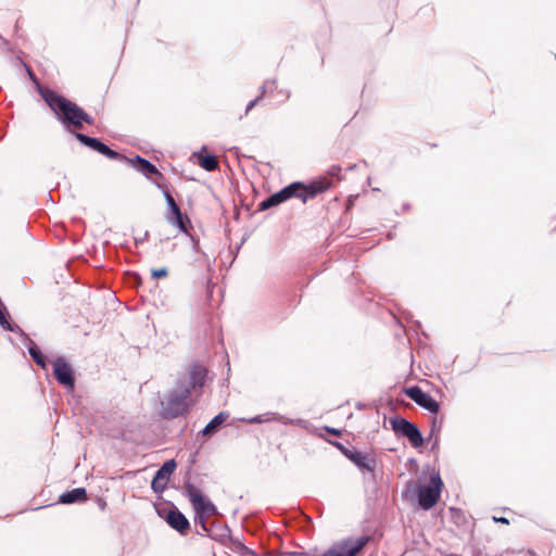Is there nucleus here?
Listing matches in <instances>:
<instances>
[{
    "label": "nucleus",
    "mask_w": 556,
    "mask_h": 556,
    "mask_svg": "<svg viewBox=\"0 0 556 556\" xmlns=\"http://www.w3.org/2000/svg\"><path fill=\"white\" fill-rule=\"evenodd\" d=\"M207 370L200 364H192L188 370V377L179 379L176 388L169 393L163 405V417L174 419L185 415L189 410L188 399L192 390L201 389L206 381Z\"/></svg>",
    "instance_id": "nucleus-1"
},
{
    "label": "nucleus",
    "mask_w": 556,
    "mask_h": 556,
    "mask_svg": "<svg viewBox=\"0 0 556 556\" xmlns=\"http://www.w3.org/2000/svg\"><path fill=\"white\" fill-rule=\"evenodd\" d=\"M38 92L63 128L73 135L77 132L79 105L50 88L38 87Z\"/></svg>",
    "instance_id": "nucleus-2"
},
{
    "label": "nucleus",
    "mask_w": 556,
    "mask_h": 556,
    "mask_svg": "<svg viewBox=\"0 0 556 556\" xmlns=\"http://www.w3.org/2000/svg\"><path fill=\"white\" fill-rule=\"evenodd\" d=\"M331 181L324 177L317 180H313L309 184L294 181L283 187L277 192L283 202L292 198H298L301 199L303 203H305L309 199H313L319 193H323L326 190H328L331 187Z\"/></svg>",
    "instance_id": "nucleus-3"
},
{
    "label": "nucleus",
    "mask_w": 556,
    "mask_h": 556,
    "mask_svg": "<svg viewBox=\"0 0 556 556\" xmlns=\"http://www.w3.org/2000/svg\"><path fill=\"white\" fill-rule=\"evenodd\" d=\"M443 481L439 473L431 476L428 486L418 484L414 481L407 483V491L416 492L419 506L429 510L437 505L440 500Z\"/></svg>",
    "instance_id": "nucleus-4"
},
{
    "label": "nucleus",
    "mask_w": 556,
    "mask_h": 556,
    "mask_svg": "<svg viewBox=\"0 0 556 556\" xmlns=\"http://www.w3.org/2000/svg\"><path fill=\"white\" fill-rule=\"evenodd\" d=\"M368 535L346 538L332 544L321 556H356L369 543Z\"/></svg>",
    "instance_id": "nucleus-5"
},
{
    "label": "nucleus",
    "mask_w": 556,
    "mask_h": 556,
    "mask_svg": "<svg viewBox=\"0 0 556 556\" xmlns=\"http://www.w3.org/2000/svg\"><path fill=\"white\" fill-rule=\"evenodd\" d=\"M390 425L397 437L406 438L414 447H419L424 444L422 433L414 422L404 417L395 416L390 418Z\"/></svg>",
    "instance_id": "nucleus-6"
},
{
    "label": "nucleus",
    "mask_w": 556,
    "mask_h": 556,
    "mask_svg": "<svg viewBox=\"0 0 556 556\" xmlns=\"http://www.w3.org/2000/svg\"><path fill=\"white\" fill-rule=\"evenodd\" d=\"M185 494L188 496L195 513L206 517L218 514L216 506L191 482H186Z\"/></svg>",
    "instance_id": "nucleus-7"
},
{
    "label": "nucleus",
    "mask_w": 556,
    "mask_h": 556,
    "mask_svg": "<svg viewBox=\"0 0 556 556\" xmlns=\"http://www.w3.org/2000/svg\"><path fill=\"white\" fill-rule=\"evenodd\" d=\"M52 365L54 379L64 388L73 390L76 378L72 365L63 356H58Z\"/></svg>",
    "instance_id": "nucleus-8"
},
{
    "label": "nucleus",
    "mask_w": 556,
    "mask_h": 556,
    "mask_svg": "<svg viewBox=\"0 0 556 556\" xmlns=\"http://www.w3.org/2000/svg\"><path fill=\"white\" fill-rule=\"evenodd\" d=\"M74 137L85 147H88L89 149L106 156L110 160L119 161L121 159H125V155L121 154L119 152L111 149L109 146H106L104 142H102L100 139L90 137L88 135H85L83 132H74Z\"/></svg>",
    "instance_id": "nucleus-9"
},
{
    "label": "nucleus",
    "mask_w": 556,
    "mask_h": 556,
    "mask_svg": "<svg viewBox=\"0 0 556 556\" xmlns=\"http://www.w3.org/2000/svg\"><path fill=\"white\" fill-rule=\"evenodd\" d=\"M405 394L417 405L428 410L429 413H439L440 403L435 399H433L429 393L425 392L420 387L412 386L409 388H406Z\"/></svg>",
    "instance_id": "nucleus-10"
},
{
    "label": "nucleus",
    "mask_w": 556,
    "mask_h": 556,
    "mask_svg": "<svg viewBox=\"0 0 556 556\" xmlns=\"http://www.w3.org/2000/svg\"><path fill=\"white\" fill-rule=\"evenodd\" d=\"M119 162H124L127 165H130L137 172L141 173L149 179H151L152 176H156L160 179L164 178V175L157 169V167L153 163H151L149 160L140 155H135L134 157H127L125 155V159H121Z\"/></svg>",
    "instance_id": "nucleus-11"
},
{
    "label": "nucleus",
    "mask_w": 556,
    "mask_h": 556,
    "mask_svg": "<svg viewBox=\"0 0 556 556\" xmlns=\"http://www.w3.org/2000/svg\"><path fill=\"white\" fill-rule=\"evenodd\" d=\"M348 459L352 462L363 473L370 472L372 480H375L374 472L377 465V459L374 455L355 450L354 452H350Z\"/></svg>",
    "instance_id": "nucleus-12"
},
{
    "label": "nucleus",
    "mask_w": 556,
    "mask_h": 556,
    "mask_svg": "<svg viewBox=\"0 0 556 556\" xmlns=\"http://www.w3.org/2000/svg\"><path fill=\"white\" fill-rule=\"evenodd\" d=\"M165 520L172 529L181 535L187 534L190 529V522L187 517L174 505L168 510Z\"/></svg>",
    "instance_id": "nucleus-13"
},
{
    "label": "nucleus",
    "mask_w": 556,
    "mask_h": 556,
    "mask_svg": "<svg viewBox=\"0 0 556 556\" xmlns=\"http://www.w3.org/2000/svg\"><path fill=\"white\" fill-rule=\"evenodd\" d=\"M85 501H87V491L85 488H75L59 496V503L61 504L83 503Z\"/></svg>",
    "instance_id": "nucleus-14"
},
{
    "label": "nucleus",
    "mask_w": 556,
    "mask_h": 556,
    "mask_svg": "<svg viewBox=\"0 0 556 556\" xmlns=\"http://www.w3.org/2000/svg\"><path fill=\"white\" fill-rule=\"evenodd\" d=\"M229 414L227 412H220L215 417H213L210 422L201 430L200 434L202 437H212L215 434L224 422L228 419Z\"/></svg>",
    "instance_id": "nucleus-15"
},
{
    "label": "nucleus",
    "mask_w": 556,
    "mask_h": 556,
    "mask_svg": "<svg viewBox=\"0 0 556 556\" xmlns=\"http://www.w3.org/2000/svg\"><path fill=\"white\" fill-rule=\"evenodd\" d=\"M25 342H27L28 353L31 359L42 369H46L49 361L48 357L41 352L38 345L27 336V338H23Z\"/></svg>",
    "instance_id": "nucleus-16"
},
{
    "label": "nucleus",
    "mask_w": 556,
    "mask_h": 556,
    "mask_svg": "<svg viewBox=\"0 0 556 556\" xmlns=\"http://www.w3.org/2000/svg\"><path fill=\"white\" fill-rule=\"evenodd\" d=\"M0 326L7 331L15 332L22 338H27V333L18 325L11 323L10 314L2 303H0Z\"/></svg>",
    "instance_id": "nucleus-17"
},
{
    "label": "nucleus",
    "mask_w": 556,
    "mask_h": 556,
    "mask_svg": "<svg viewBox=\"0 0 556 556\" xmlns=\"http://www.w3.org/2000/svg\"><path fill=\"white\" fill-rule=\"evenodd\" d=\"M166 220L177 227L181 232L188 233V227L191 222L187 214L182 213L181 210L175 212L174 214H166Z\"/></svg>",
    "instance_id": "nucleus-18"
},
{
    "label": "nucleus",
    "mask_w": 556,
    "mask_h": 556,
    "mask_svg": "<svg viewBox=\"0 0 556 556\" xmlns=\"http://www.w3.org/2000/svg\"><path fill=\"white\" fill-rule=\"evenodd\" d=\"M207 535L222 543H225L226 540H229L232 543V541L236 539L230 535V529L228 526L217 522L211 525V529Z\"/></svg>",
    "instance_id": "nucleus-19"
},
{
    "label": "nucleus",
    "mask_w": 556,
    "mask_h": 556,
    "mask_svg": "<svg viewBox=\"0 0 556 556\" xmlns=\"http://www.w3.org/2000/svg\"><path fill=\"white\" fill-rule=\"evenodd\" d=\"M265 421H279L283 425H294L292 419L286 418L278 413H267L265 415H258L248 420L249 424H262Z\"/></svg>",
    "instance_id": "nucleus-20"
},
{
    "label": "nucleus",
    "mask_w": 556,
    "mask_h": 556,
    "mask_svg": "<svg viewBox=\"0 0 556 556\" xmlns=\"http://www.w3.org/2000/svg\"><path fill=\"white\" fill-rule=\"evenodd\" d=\"M198 164L205 170L212 172L218 168V160L213 154H204L202 151L195 154Z\"/></svg>",
    "instance_id": "nucleus-21"
},
{
    "label": "nucleus",
    "mask_w": 556,
    "mask_h": 556,
    "mask_svg": "<svg viewBox=\"0 0 556 556\" xmlns=\"http://www.w3.org/2000/svg\"><path fill=\"white\" fill-rule=\"evenodd\" d=\"M177 464L175 459L166 460L155 472L154 477L159 480H165L168 482L170 476L174 473Z\"/></svg>",
    "instance_id": "nucleus-22"
},
{
    "label": "nucleus",
    "mask_w": 556,
    "mask_h": 556,
    "mask_svg": "<svg viewBox=\"0 0 556 556\" xmlns=\"http://www.w3.org/2000/svg\"><path fill=\"white\" fill-rule=\"evenodd\" d=\"M281 203H283V201L279 197L278 192H275L258 203L257 211L263 212L271 207L278 206Z\"/></svg>",
    "instance_id": "nucleus-23"
},
{
    "label": "nucleus",
    "mask_w": 556,
    "mask_h": 556,
    "mask_svg": "<svg viewBox=\"0 0 556 556\" xmlns=\"http://www.w3.org/2000/svg\"><path fill=\"white\" fill-rule=\"evenodd\" d=\"M443 420H444L443 416H441V417H438V416L432 417L430 433H429V435L427 438L428 441H431L433 437H439L440 431H441L442 426H443Z\"/></svg>",
    "instance_id": "nucleus-24"
},
{
    "label": "nucleus",
    "mask_w": 556,
    "mask_h": 556,
    "mask_svg": "<svg viewBox=\"0 0 556 556\" xmlns=\"http://www.w3.org/2000/svg\"><path fill=\"white\" fill-rule=\"evenodd\" d=\"M78 126L76 127V131L79 130V129H83L84 128V124H88V125H92L94 123V119L87 113L84 111V109H81L79 106V112H78Z\"/></svg>",
    "instance_id": "nucleus-25"
},
{
    "label": "nucleus",
    "mask_w": 556,
    "mask_h": 556,
    "mask_svg": "<svg viewBox=\"0 0 556 556\" xmlns=\"http://www.w3.org/2000/svg\"><path fill=\"white\" fill-rule=\"evenodd\" d=\"M186 235H187L188 237H190V240H191V243H192V245H191L192 251H193L194 253L201 254V255H202L203 261H204V262H207V255H206V253H205V252H203V251L201 250L199 239H198V238H195L194 236H192L189 231H188V233H186Z\"/></svg>",
    "instance_id": "nucleus-26"
},
{
    "label": "nucleus",
    "mask_w": 556,
    "mask_h": 556,
    "mask_svg": "<svg viewBox=\"0 0 556 556\" xmlns=\"http://www.w3.org/2000/svg\"><path fill=\"white\" fill-rule=\"evenodd\" d=\"M232 544L235 545V549L236 552L240 555V556H248V555H254V552L252 549H250L249 547H247L245 545H243L239 539H235L232 541Z\"/></svg>",
    "instance_id": "nucleus-27"
},
{
    "label": "nucleus",
    "mask_w": 556,
    "mask_h": 556,
    "mask_svg": "<svg viewBox=\"0 0 556 556\" xmlns=\"http://www.w3.org/2000/svg\"><path fill=\"white\" fill-rule=\"evenodd\" d=\"M166 485H167V481L159 480L155 477H153L152 482H151V489L153 490L154 493H157V494L163 493L164 490L166 489Z\"/></svg>",
    "instance_id": "nucleus-28"
},
{
    "label": "nucleus",
    "mask_w": 556,
    "mask_h": 556,
    "mask_svg": "<svg viewBox=\"0 0 556 556\" xmlns=\"http://www.w3.org/2000/svg\"><path fill=\"white\" fill-rule=\"evenodd\" d=\"M154 185L159 188V189H162L163 191V195L165 198V201H166V206H173L176 201L175 199L173 198V195L170 194V192L168 190H166L159 181H154Z\"/></svg>",
    "instance_id": "nucleus-29"
},
{
    "label": "nucleus",
    "mask_w": 556,
    "mask_h": 556,
    "mask_svg": "<svg viewBox=\"0 0 556 556\" xmlns=\"http://www.w3.org/2000/svg\"><path fill=\"white\" fill-rule=\"evenodd\" d=\"M206 518V516L195 513L194 522L195 525L199 523L205 533H208L211 527L207 526Z\"/></svg>",
    "instance_id": "nucleus-30"
},
{
    "label": "nucleus",
    "mask_w": 556,
    "mask_h": 556,
    "mask_svg": "<svg viewBox=\"0 0 556 556\" xmlns=\"http://www.w3.org/2000/svg\"><path fill=\"white\" fill-rule=\"evenodd\" d=\"M167 275H168V270L166 267L155 268V269H152V271H151V276L154 279L164 278Z\"/></svg>",
    "instance_id": "nucleus-31"
},
{
    "label": "nucleus",
    "mask_w": 556,
    "mask_h": 556,
    "mask_svg": "<svg viewBox=\"0 0 556 556\" xmlns=\"http://www.w3.org/2000/svg\"><path fill=\"white\" fill-rule=\"evenodd\" d=\"M276 87H277V83H276V80H275V79H273V80H266V81L261 86V88H260V89H261V96H260V97H261V99L264 97V94H265V92H266L267 88L273 89V88H276Z\"/></svg>",
    "instance_id": "nucleus-32"
},
{
    "label": "nucleus",
    "mask_w": 556,
    "mask_h": 556,
    "mask_svg": "<svg viewBox=\"0 0 556 556\" xmlns=\"http://www.w3.org/2000/svg\"><path fill=\"white\" fill-rule=\"evenodd\" d=\"M342 168L340 165H332L329 169H328V175L331 176V177H338L340 178V173H341Z\"/></svg>",
    "instance_id": "nucleus-33"
},
{
    "label": "nucleus",
    "mask_w": 556,
    "mask_h": 556,
    "mask_svg": "<svg viewBox=\"0 0 556 556\" xmlns=\"http://www.w3.org/2000/svg\"><path fill=\"white\" fill-rule=\"evenodd\" d=\"M334 445L338 447V450L348 458V455H350V452H354L355 450H350L346 446H344L340 442H336Z\"/></svg>",
    "instance_id": "nucleus-34"
},
{
    "label": "nucleus",
    "mask_w": 556,
    "mask_h": 556,
    "mask_svg": "<svg viewBox=\"0 0 556 556\" xmlns=\"http://www.w3.org/2000/svg\"><path fill=\"white\" fill-rule=\"evenodd\" d=\"M261 100V97H256L255 99L251 100L245 109V114H248Z\"/></svg>",
    "instance_id": "nucleus-35"
},
{
    "label": "nucleus",
    "mask_w": 556,
    "mask_h": 556,
    "mask_svg": "<svg viewBox=\"0 0 556 556\" xmlns=\"http://www.w3.org/2000/svg\"><path fill=\"white\" fill-rule=\"evenodd\" d=\"M148 238H149V231H144L143 237L135 238V242H136V244L138 245V244H141V243H143L144 241H147V240H148Z\"/></svg>",
    "instance_id": "nucleus-36"
},
{
    "label": "nucleus",
    "mask_w": 556,
    "mask_h": 556,
    "mask_svg": "<svg viewBox=\"0 0 556 556\" xmlns=\"http://www.w3.org/2000/svg\"><path fill=\"white\" fill-rule=\"evenodd\" d=\"M430 442H432V445H431V450L432 451L439 448V443H440V438L439 437H433Z\"/></svg>",
    "instance_id": "nucleus-37"
},
{
    "label": "nucleus",
    "mask_w": 556,
    "mask_h": 556,
    "mask_svg": "<svg viewBox=\"0 0 556 556\" xmlns=\"http://www.w3.org/2000/svg\"><path fill=\"white\" fill-rule=\"evenodd\" d=\"M0 39L2 40V46H1V48H2L3 50L10 51V50H11L10 42H9L7 39H4L2 36H1V38H0Z\"/></svg>",
    "instance_id": "nucleus-38"
},
{
    "label": "nucleus",
    "mask_w": 556,
    "mask_h": 556,
    "mask_svg": "<svg viewBox=\"0 0 556 556\" xmlns=\"http://www.w3.org/2000/svg\"><path fill=\"white\" fill-rule=\"evenodd\" d=\"M180 207L177 203H175L173 206L167 207V214H174L175 212L179 211Z\"/></svg>",
    "instance_id": "nucleus-39"
},
{
    "label": "nucleus",
    "mask_w": 556,
    "mask_h": 556,
    "mask_svg": "<svg viewBox=\"0 0 556 556\" xmlns=\"http://www.w3.org/2000/svg\"><path fill=\"white\" fill-rule=\"evenodd\" d=\"M326 431L333 434V435H340L341 434V431L336 429V428H331V427H326Z\"/></svg>",
    "instance_id": "nucleus-40"
},
{
    "label": "nucleus",
    "mask_w": 556,
    "mask_h": 556,
    "mask_svg": "<svg viewBox=\"0 0 556 556\" xmlns=\"http://www.w3.org/2000/svg\"><path fill=\"white\" fill-rule=\"evenodd\" d=\"M279 556H303V554L299 552H283Z\"/></svg>",
    "instance_id": "nucleus-41"
},
{
    "label": "nucleus",
    "mask_w": 556,
    "mask_h": 556,
    "mask_svg": "<svg viewBox=\"0 0 556 556\" xmlns=\"http://www.w3.org/2000/svg\"><path fill=\"white\" fill-rule=\"evenodd\" d=\"M25 66H26V70H27V73H28V75H29L30 79H31L33 81L37 83V77H36V75L33 73V71H31V70H30L26 64H25Z\"/></svg>",
    "instance_id": "nucleus-42"
},
{
    "label": "nucleus",
    "mask_w": 556,
    "mask_h": 556,
    "mask_svg": "<svg viewBox=\"0 0 556 556\" xmlns=\"http://www.w3.org/2000/svg\"><path fill=\"white\" fill-rule=\"evenodd\" d=\"M494 521L495 522H501V523H508V519L505 518V517H493Z\"/></svg>",
    "instance_id": "nucleus-43"
},
{
    "label": "nucleus",
    "mask_w": 556,
    "mask_h": 556,
    "mask_svg": "<svg viewBox=\"0 0 556 556\" xmlns=\"http://www.w3.org/2000/svg\"><path fill=\"white\" fill-rule=\"evenodd\" d=\"M280 93H281V94H286V97H287V98H289V97H290V92H289V91H286V92H285V91H282V90H281V91H280Z\"/></svg>",
    "instance_id": "nucleus-44"
},
{
    "label": "nucleus",
    "mask_w": 556,
    "mask_h": 556,
    "mask_svg": "<svg viewBox=\"0 0 556 556\" xmlns=\"http://www.w3.org/2000/svg\"><path fill=\"white\" fill-rule=\"evenodd\" d=\"M104 506H106V503L100 504V507L103 508Z\"/></svg>",
    "instance_id": "nucleus-45"
},
{
    "label": "nucleus",
    "mask_w": 556,
    "mask_h": 556,
    "mask_svg": "<svg viewBox=\"0 0 556 556\" xmlns=\"http://www.w3.org/2000/svg\"><path fill=\"white\" fill-rule=\"evenodd\" d=\"M104 506H106V503L100 504V507L103 508Z\"/></svg>",
    "instance_id": "nucleus-46"
}]
</instances>
